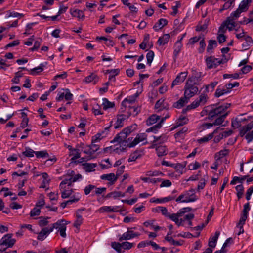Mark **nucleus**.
Returning a JSON list of instances; mask_svg holds the SVG:
<instances>
[{
    "mask_svg": "<svg viewBox=\"0 0 253 253\" xmlns=\"http://www.w3.org/2000/svg\"><path fill=\"white\" fill-rule=\"evenodd\" d=\"M230 103H225L220 106L216 104H212L204 108L203 111H205L210 120L221 116L224 113H228L226 110L230 106Z\"/></svg>",
    "mask_w": 253,
    "mask_h": 253,
    "instance_id": "obj_1",
    "label": "nucleus"
},
{
    "mask_svg": "<svg viewBox=\"0 0 253 253\" xmlns=\"http://www.w3.org/2000/svg\"><path fill=\"white\" fill-rule=\"evenodd\" d=\"M136 125L134 124L124 128L120 133L118 134L115 137L114 139L111 141V142L113 143L115 142H118L119 143L124 142L127 136L133 132L136 129Z\"/></svg>",
    "mask_w": 253,
    "mask_h": 253,
    "instance_id": "obj_2",
    "label": "nucleus"
},
{
    "mask_svg": "<svg viewBox=\"0 0 253 253\" xmlns=\"http://www.w3.org/2000/svg\"><path fill=\"white\" fill-rule=\"evenodd\" d=\"M192 81L188 79L184 86V95L189 99L193 97L198 91V88L195 85V83L192 84Z\"/></svg>",
    "mask_w": 253,
    "mask_h": 253,
    "instance_id": "obj_3",
    "label": "nucleus"
},
{
    "mask_svg": "<svg viewBox=\"0 0 253 253\" xmlns=\"http://www.w3.org/2000/svg\"><path fill=\"white\" fill-rule=\"evenodd\" d=\"M16 242V240L12 238V234H7L0 239V246H5L6 248H11Z\"/></svg>",
    "mask_w": 253,
    "mask_h": 253,
    "instance_id": "obj_4",
    "label": "nucleus"
},
{
    "mask_svg": "<svg viewBox=\"0 0 253 253\" xmlns=\"http://www.w3.org/2000/svg\"><path fill=\"white\" fill-rule=\"evenodd\" d=\"M225 62L223 60H219L214 56H211L206 59V63L209 69L216 68L217 66Z\"/></svg>",
    "mask_w": 253,
    "mask_h": 253,
    "instance_id": "obj_5",
    "label": "nucleus"
},
{
    "mask_svg": "<svg viewBox=\"0 0 253 253\" xmlns=\"http://www.w3.org/2000/svg\"><path fill=\"white\" fill-rule=\"evenodd\" d=\"M66 221L65 220H60L57 221L56 223L53 224L51 226H55L54 228L58 229V231L61 237L65 238L66 236Z\"/></svg>",
    "mask_w": 253,
    "mask_h": 253,
    "instance_id": "obj_6",
    "label": "nucleus"
},
{
    "mask_svg": "<svg viewBox=\"0 0 253 253\" xmlns=\"http://www.w3.org/2000/svg\"><path fill=\"white\" fill-rule=\"evenodd\" d=\"M185 196H186V198L183 201L185 203L195 202L198 199L195 194V191L194 189L185 191Z\"/></svg>",
    "mask_w": 253,
    "mask_h": 253,
    "instance_id": "obj_7",
    "label": "nucleus"
},
{
    "mask_svg": "<svg viewBox=\"0 0 253 253\" xmlns=\"http://www.w3.org/2000/svg\"><path fill=\"white\" fill-rule=\"evenodd\" d=\"M140 235V233L138 232H134L133 231L128 229L127 231L122 234L119 238V240L122 241L123 240H130L132 238L138 237Z\"/></svg>",
    "mask_w": 253,
    "mask_h": 253,
    "instance_id": "obj_8",
    "label": "nucleus"
},
{
    "mask_svg": "<svg viewBox=\"0 0 253 253\" xmlns=\"http://www.w3.org/2000/svg\"><path fill=\"white\" fill-rule=\"evenodd\" d=\"M188 72H183L180 73L176 77V78L173 81L171 84V88H173L174 86L179 85L182 83L185 80L187 76Z\"/></svg>",
    "mask_w": 253,
    "mask_h": 253,
    "instance_id": "obj_9",
    "label": "nucleus"
},
{
    "mask_svg": "<svg viewBox=\"0 0 253 253\" xmlns=\"http://www.w3.org/2000/svg\"><path fill=\"white\" fill-rule=\"evenodd\" d=\"M147 135L143 133L141 134H138L137 135L135 139L129 143L127 144V146L131 148L135 146L139 143L144 141L146 139Z\"/></svg>",
    "mask_w": 253,
    "mask_h": 253,
    "instance_id": "obj_10",
    "label": "nucleus"
},
{
    "mask_svg": "<svg viewBox=\"0 0 253 253\" xmlns=\"http://www.w3.org/2000/svg\"><path fill=\"white\" fill-rule=\"evenodd\" d=\"M54 227L55 226H50V227H45L42 229L41 232L39 233L37 239L39 240L43 241L47 235L53 230Z\"/></svg>",
    "mask_w": 253,
    "mask_h": 253,
    "instance_id": "obj_11",
    "label": "nucleus"
},
{
    "mask_svg": "<svg viewBox=\"0 0 253 253\" xmlns=\"http://www.w3.org/2000/svg\"><path fill=\"white\" fill-rule=\"evenodd\" d=\"M169 117V115L168 113L165 117H162L160 121L156 125L152 126V127L148 128L146 130V132H153L156 133L158 130L162 127V124L165 121V120Z\"/></svg>",
    "mask_w": 253,
    "mask_h": 253,
    "instance_id": "obj_12",
    "label": "nucleus"
},
{
    "mask_svg": "<svg viewBox=\"0 0 253 253\" xmlns=\"http://www.w3.org/2000/svg\"><path fill=\"white\" fill-rule=\"evenodd\" d=\"M110 127V126L109 127H106L104 131H102L101 133L98 132L96 135L92 136L91 139L92 142L96 143L100 141L107 134Z\"/></svg>",
    "mask_w": 253,
    "mask_h": 253,
    "instance_id": "obj_13",
    "label": "nucleus"
},
{
    "mask_svg": "<svg viewBox=\"0 0 253 253\" xmlns=\"http://www.w3.org/2000/svg\"><path fill=\"white\" fill-rule=\"evenodd\" d=\"M101 179L102 180H108L110 185H113L117 180V177L115 176L114 173H110L109 174H103L101 176Z\"/></svg>",
    "mask_w": 253,
    "mask_h": 253,
    "instance_id": "obj_14",
    "label": "nucleus"
},
{
    "mask_svg": "<svg viewBox=\"0 0 253 253\" xmlns=\"http://www.w3.org/2000/svg\"><path fill=\"white\" fill-rule=\"evenodd\" d=\"M154 140L152 141V144L151 146V148H154L156 146L159 145V144L163 143L165 142L167 140V137L163 135L160 136L159 137H157L154 136Z\"/></svg>",
    "mask_w": 253,
    "mask_h": 253,
    "instance_id": "obj_15",
    "label": "nucleus"
},
{
    "mask_svg": "<svg viewBox=\"0 0 253 253\" xmlns=\"http://www.w3.org/2000/svg\"><path fill=\"white\" fill-rule=\"evenodd\" d=\"M143 155V150H136L130 155L128 159V162H131L135 161L136 159L140 158Z\"/></svg>",
    "mask_w": 253,
    "mask_h": 253,
    "instance_id": "obj_16",
    "label": "nucleus"
},
{
    "mask_svg": "<svg viewBox=\"0 0 253 253\" xmlns=\"http://www.w3.org/2000/svg\"><path fill=\"white\" fill-rule=\"evenodd\" d=\"M252 0H243L240 3L238 9L242 12L247 11L252 2Z\"/></svg>",
    "mask_w": 253,
    "mask_h": 253,
    "instance_id": "obj_17",
    "label": "nucleus"
},
{
    "mask_svg": "<svg viewBox=\"0 0 253 253\" xmlns=\"http://www.w3.org/2000/svg\"><path fill=\"white\" fill-rule=\"evenodd\" d=\"M188 100L189 99L184 95V97L180 98L177 101L174 102L173 107L178 109L181 108L188 103Z\"/></svg>",
    "mask_w": 253,
    "mask_h": 253,
    "instance_id": "obj_18",
    "label": "nucleus"
},
{
    "mask_svg": "<svg viewBox=\"0 0 253 253\" xmlns=\"http://www.w3.org/2000/svg\"><path fill=\"white\" fill-rule=\"evenodd\" d=\"M164 99H160L158 100L155 105V108L158 109V112L161 111L163 109L167 110L168 109V104L164 102Z\"/></svg>",
    "mask_w": 253,
    "mask_h": 253,
    "instance_id": "obj_19",
    "label": "nucleus"
},
{
    "mask_svg": "<svg viewBox=\"0 0 253 253\" xmlns=\"http://www.w3.org/2000/svg\"><path fill=\"white\" fill-rule=\"evenodd\" d=\"M244 40L245 42L242 44V48L244 50H247L253 44V40L249 36L245 37Z\"/></svg>",
    "mask_w": 253,
    "mask_h": 253,
    "instance_id": "obj_20",
    "label": "nucleus"
},
{
    "mask_svg": "<svg viewBox=\"0 0 253 253\" xmlns=\"http://www.w3.org/2000/svg\"><path fill=\"white\" fill-rule=\"evenodd\" d=\"M135 101V97L132 96L125 98L121 103L122 106L124 108L130 107V105L132 104Z\"/></svg>",
    "mask_w": 253,
    "mask_h": 253,
    "instance_id": "obj_21",
    "label": "nucleus"
},
{
    "mask_svg": "<svg viewBox=\"0 0 253 253\" xmlns=\"http://www.w3.org/2000/svg\"><path fill=\"white\" fill-rule=\"evenodd\" d=\"M220 235L219 231H216L215 233V235L210 238L208 245L211 248H214L216 246V242L218 237Z\"/></svg>",
    "mask_w": 253,
    "mask_h": 253,
    "instance_id": "obj_22",
    "label": "nucleus"
},
{
    "mask_svg": "<svg viewBox=\"0 0 253 253\" xmlns=\"http://www.w3.org/2000/svg\"><path fill=\"white\" fill-rule=\"evenodd\" d=\"M168 24V21L166 19L161 18L158 21L155 23L154 26H153V29L155 31H158L159 30L162 29L163 27L166 26Z\"/></svg>",
    "mask_w": 253,
    "mask_h": 253,
    "instance_id": "obj_23",
    "label": "nucleus"
},
{
    "mask_svg": "<svg viewBox=\"0 0 253 253\" xmlns=\"http://www.w3.org/2000/svg\"><path fill=\"white\" fill-rule=\"evenodd\" d=\"M99 77L94 73L91 74L89 76L86 77L84 81L86 83H93V84H95L99 80Z\"/></svg>",
    "mask_w": 253,
    "mask_h": 253,
    "instance_id": "obj_24",
    "label": "nucleus"
},
{
    "mask_svg": "<svg viewBox=\"0 0 253 253\" xmlns=\"http://www.w3.org/2000/svg\"><path fill=\"white\" fill-rule=\"evenodd\" d=\"M70 13L71 14L75 17H77L79 19H82V20L84 19V15L83 11L80 10L79 9H70Z\"/></svg>",
    "mask_w": 253,
    "mask_h": 253,
    "instance_id": "obj_25",
    "label": "nucleus"
},
{
    "mask_svg": "<svg viewBox=\"0 0 253 253\" xmlns=\"http://www.w3.org/2000/svg\"><path fill=\"white\" fill-rule=\"evenodd\" d=\"M158 157L166 155L168 153V150L165 146L157 145L155 148Z\"/></svg>",
    "mask_w": 253,
    "mask_h": 253,
    "instance_id": "obj_26",
    "label": "nucleus"
},
{
    "mask_svg": "<svg viewBox=\"0 0 253 253\" xmlns=\"http://www.w3.org/2000/svg\"><path fill=\"white\" fill-rule=\"evenodd\" d=\"M223 23L226 26L227 28L229 31H232L234 27L236 26V23L234 19H232L229 17H228L226 20L223 22Z\"/></svg>",
    "mask_w": 253,
    "mask_h": 253,
    "instance_id": "obj_27",
    "label": "nucleus"
},
{
    "mask_svg": "<svg viewBox=\"0 0 253 253\" xmlns=\"http://www.w3.org/2000/svg\"><path fill=\"white\" fill-rule=\"evenodd\" d=\"M229 92V90L227 89L226 86L223 88H221L220 86H218L216 90L214 95L216 97H219L220 96Z\"/></svg>",
    "mask_w": 253,
    "mask_h": 253,
    "instance_id": "obj_28",
    "label": "nucleus"
},
{
    "mask_svg": "<svg viewBox=\"0 0 253 253\" xmlns=\"http://www.w3.org/2000/svg\"><path fill=\"white\" fill-rule=\"evenodd\" d=\"M160 119V116L153 114L150 116L146 120V124L148 126L152 125Z\"/></svg>",
    "mask_w": 253,
    "mask_h": 253,
    "instance_id": "obj_29",
    "label": "nucleus"
},
{
    "mask_svg": "<svg viewBox=\"0 0 253 253\" xmlns=\"http://www.w3.org/2000/svg\"><path fill=\"white\" fill-rule=\"evenodd\" d=\"M169 38L170 36L169 34H164L163 36L159 38L157 43L159 45H164L168 42Z\"/></svg>",
    "mask_w": 253,
    "mask_h": 253,
    "instance_id": "obj_30",
    "label": "nucleus"
},
{
    "mask_svg": "<svg viewBox=\"0 0 253 253\" xmlns=\"http://www.w3.org/2000/svg\"><path fill=\"white\" fill-rule=\"evenodd\" d=\"M102 106L104 110H107L109 108H112L114 107V102H110L107 98H104L102 99Z\"/></svg>",
    "mask_w": 253,
    "mask_h": 253,
    "instance_id": "obj_31",
    "label": "nucleus"
},
{
    "mask_svg": "<svg viewBox=\"0 0 253 253\" xmlns=\"http://www.w3.org/2000/svg\"><path fill=\"white\" fill-rule=\"evenodd\" d=\"M217 46V43L215 40H210L208 42V45L207 48V51L208 53H211L212 49Z\"/></svg>",
    "mask_w": 253,
    "mask_h": 253,
    "instance_id": "obj_32",
    "label": "nucleus"
},
{
    "mask_svg": "<svg viewBox=\"0 0 253 253\" xmlns=\"http://www.w3.org/2000/svg\"><path fill=\"white\" fill-rule=\"evenodd\" d=\"M125 119V118L124 115L119 116L115 123L114 128L115 129H118L119 128L122 127L123 126V122Z\"/></svg>",
    "mask_w": 253,
    "mask_h": 253,
    "instance_id": "obj_33",
    "label": "nucleus"
},
{
    "mask_svg": "<svg viewBox=\"0 0 253 253\" xmlns=\"http://www.w3.org/2000/svg\"><path fill=\"white\" fill-rule=\"evenodd\" d=\"M188 119L185 116H180L176 121V126L178 127L186 124L188 122Z\"/></svg>",
    "mask_w": 253,
    "mask_h": 253,
    "instance_id": "obj_34",
    "label": "nucleus"
},
{
    "mask_svg": "<svg viewBox=\"0 0 253 253\" xmlns=\"http://www.w3.org/2000/svg\"><path fill=\"white\" fill-rule=\"evenodd\" d=\"M228 113H224L220 116L216 117L215 121L213 122L214 125H220L224 121L225 118L228 115Z\"/></svg>",
    "mask_w": 253,
    "mask_h": 253,
    "instance_id": "obj_35",
    "label": "nucleus"
},
{
    "mask_svg": "<svg viewBox=\"0 0 253 253\" xmlns=\"http://www.w3.org/2000/svg\"><path fill=\"white\" fill-rule=\"evenodd\" d=\"M248 177V175L243 176L242 177L235 176L233 177L232 180L231 181L230 184L235 185L236 184L237 182L242 183L243 181H244Z\"/></svg>",
    "mask_w": 253,
    "mask_h": 253,
    "instance_id": "obj_36",
    "label": "nucleus"
},
{
    "mask_svg": "<svg viewBox=\"0 0 253 253\" xmlns=\"http://www.w3.org/2000/svg\"><path fill=\"white\" fill-rule=\"evenodd\" d=\"M217 132V130H215L212 133L209 134L208 135L205 136L198 141L199 143H205L208 142L209 140L211 139L213 137V134Z\"/></svg>",
    "mask_w": 253,
    "mask_h": 253,
    "instance_id": "obj_37",
    "label": "nucleus"
},
{
    "mask_svg": "<svg viewBox=\"0 0 253 253\" xmlns=\"http://www.w3.org/2000/svg\"><path fill=\"white\" fill-rule=\"evenodd\" d=\"M208 99V96L205 93H202L199 97V99H196L198 101L200 105H204Z\"/></svg>",
    "mask_w": 253,
    "mask_h": 253,
    "instance_id": "obj_38",
    "label": "nucleus"
},
{
    "mask_svg": "<svg viewBox=\"0 0 253 253\" xmlns=\"http://www.w3.org/2000/svg\"><path fill=\"white\" fill-rule=\"evenodd\" d=\"M165 239L169 242L171 245L174 246H180L182 244L180 241H175L171 237L166 236Z\"/></svg>",
    "mask_w": 253,
    "mask_h": 253,
    "instance_id": "obj_39",
    "label": "nucleus"
},
{
    "mask_svg": "<svg viewBox=\"0 0 253 253\" xmlns=\"http://www.w3.org/2000/svg\"><path fill=\"white\" fill-rule=\"evenodd\" d=\"M182 47L181 42L180 41H178L175 44V49L174 50V55L175 56H177L178 53L180 52Z\"/></svg>",
    "mask_w": 253,
    "mask_h": 253,
    "instance_id": "obj_40",
    "label": "nucleus"
},
{
    "mask_svg": "<svg viewBox=\"0 0 253 253\" xmlns=\"http://www.w3.org/2000/svg\"><path fill=\"white\" fill-rule=\"evenodd\" d=\"M236 191H237V196L238 199L241 198L243 194L244 187L242 184L238 185L235 187Z\"/></svg>",
    "mask_w": 253,
    "mask_h": 253,
    "instance_id": "obj_41",
    "label": "nucleus"
},
{
    "mask_svg": "<svg viewBox=\"0 0 253 253\" xmlns=\"http://www.w3.org/2000/svg\"><path fill=\"white\" fill-rule=\"evenodd\" d=\"M61 192V197L63 199L69 197L73 193V190L71 189H63Z\"/></svg>",
    "mask_w": 253,
    "mask_h": 253,
    "instance_id": "obj_42",
    "label": "nucleus"
},
{
    "mask_svg": "<svg viewBox=\"0 0 253 253\" xmlns=\"http://www.w3.org/2000/svg\"><path fill=\"white\" fill-rule=\"evenodd\" d=\"M73 183L71 180V177L69 179H65L63 180L60 184V188L61 189H65V185L68 184V186H71L72 183Z\"/></svg>",
    "mask_w": 253,
    "mask_h": 253,
    "instance_id": "obj_43",
    "label": "nucleus"
},
{
    "mask_svg": "<svg viewBox=\"0 0 253 253\" xmlns=\"http://www.w3.org/2000/svg\"><path fill=\"white\" fill-rule=\"evenodd\" d=\"M71 155H73V157L71 158L72 161L80 158L81 157L80 150L76 148L75 150H74L73 152L70 154V156Z\"/></svg>",
    "mask_w": 253,
    "mask_h": 253,
    "instance_id": "obj_44",
    "label": "nucleus"
},
{
    "mask_svg": "<svg viewBox=\"0 0 253 253\" xmlns=\"http://www.w3.org/2000/svg\"><path fill=\"white\" fill-rule=\"evenodd\" d=\"M181 216H182L180 215V214H179V211H178L176 213H169V215H168L167 218L175 222L179 219V218Z\"/></svg>",
    "mask_w": 253,
    "mask_h": 253,
    "instance_id": "obj_45",
    "label": "nucleus"
},
{
    "mask_svg": "<svg viewBox=\"0 0 253 253\" xmlns=\"http://www.w3.org/2000/svg\"><path fill=\"white\" fill-rule=\"evenodd\" d=\"M34 150L30 148H26L25 151L22 152V154L27 157H32L34 156V154H35Z\"/></svg>",
    "mask_w": 253,
    "mask_h": 253,
    "instance_id": "obj_46",
    "label": "nucleus"
},
{
    "mask_svg": "<svg viewBox=\"0 0 253 253\" xmlns=\"http://www.w3.org/2000/svg\"><path fill=\"white\" fill-rule=\"evenodd\" d=\"M159 210H160L162 214L166 217H168V215L170 213L168 212L167 209L164 207H158L156 209V211H158Z\"/></svg>",
    "mask_w": 253,
    "mask_h": 253,
    "instance_id": "obj_47",
    "label": "nucleus"
},
{
    "mask_svg": "<svg viewBox=\"0 0 253 253\" xmlns=\"http://www.w3.org/2000/svg\"><path fill=\"white\" fill-rule=\"evenodd\" d=\"M134 245V243L126 241L122 243V247L125 250H129L133 247Z\"/></svg>",
    "mask_w": 253,
    "mask_h": 253,
    "instance_id": "obj_48",
    "label": "nucleus"
},
{
    "mask_svg": "<svg viewBox=\"0 0 253 253\" xmlns=\"http://www.w3.org/2000/svg\"><path fill=\"white\" fill-rule=\"evenodd\" d=\"M154 56V53L153 51H149L146 55L147 64L151 65Z\"/></svg>",
    "mask_w": 253,
    "mask_h": 253,
    "instance_id": "obj_49",
    "label": "nucleus"
},
{
    "mask_svg": "<svg viewBox=\"0 0 253 253\" xmlns=\"http://www.w3.org/2000/svg\"><path fill=\"white\" fill-rule=\"evenodd\" d=\"M84 166L86 171L90 172L93 170V169L96 166V164L93 163H85L84 164Z\"/></svg>",
    "mask_w": 253,
    "mask_h": 253,
    "instance_id": "obj_50",
    "label": "nucleus"
},
{
    "mask_svg": "<svg viewBox=\"0 0 253 253\" xmlns=\"http://www.w3.org/2000/svg\"><path fill=\"white\" fill-rule=\"evenodd\" d=\"M112 247L115 249L117 252L120 253L121 251L122 243H119L116 242L111 243Z\"/></svg>",
    "mask_w": 253,
    "mask_h": 253,
    "instance_id": "obj_51",
    "label": "nucleus"
},
{
    "mask_svg": "<svg viewBox=\"0 0 253 253\" xmlns=\"http://www.w3.org/2000/svg\"><path fill=\"white\" fill-rule=\"evenodd\" d=\"M35 155L37 158H45L49 156L48 153L46 151L36 152Z\"/></svg>",
    "mask_w": 253,
    "mask_h": 253,
    "instance_id": "obj_52",
    "label": "nucleus"
},
{
    "mask_svg": "<svg viewBox=\"0 0 253 253\" xmlns=\"http://www.w3.org/2000/svg\"><path fill=\"white\" fill-rule=\"evenodd\" d=\"M241 13H242V12L239 10V9L238 8L236 11L232 12L229 17L235 20L236 19L239 17Z\"/></svg>",
    "mask_w": 253,
    "mask_h": 253,
    "instance_id": "obj_53",
    "label": "nucleus"
},
{
    "mask_svg": "<svg viewBox=\"0 0 253 253\" xmlns=\"http://www.w3.org/2000/svg\"><path fill=\"white\" fill-rule=\"evenodd\" d=\"M233 3V0H230L227 1L226 2H225L222 8L221 9H219V11L220 12H222L223 10L228 9L231 6Z\"/></svg>",
    "mask_w": 253,
    "mask_h": 253,
    "instance_id": "obj_54",
    "label": "nucleus"
},
{
    "mask_svg": "<svg viewBox=\"0 0 253 253\" xmlns=\"http://www.w3.org/2000/svg\"><path fill=\"white\" fill-rule=\"evenodd\" d=\"M94 188H95V186L93 185L89 184L87 185L85 187L84 190V194L86 195H88L91 192V191L94 190Z\"/></svg>",
    "mask_w": 253,
    "mask_h": 253,
    "instance_id": "obj_55",
    "label": "nucleus"
},
{
    "mask_svg": "<svg viewBox=\"0 0 253 253\" xmlns=\"http://www.w3.org/2000/svg\"><path fill=\"white\" fill-rule=\"evenodd\" d=\"M43 71V68L42 67H37L33 69H31L30 74L32 75L38 74Z\"/></svg>",
    "mask_w": 253,
    "mask_h": 253,
    "instance_id": "obj_56",
    "label": "nucleus"
},
{
    "mask_svg": "<svg viewBox=\"0 0 253 253\" xmlns=\"http://www.w3.org/2000/svg\"><path fill=\"white\" fill-rule=\"evenodd\" d=\"M98 211L100 212H111L112 211H114L112 209L111 206L102 207L99 209Z\"/></svg>",
    "mask_w": 253,
    "mask_h": 253,
    "instance_id": "obj_57",
    "label": "nucleus"
},
{
    "mask_svg": "<svg viewBox=\"0 0 253 253\" xmlns=\"http://www.w3.org/2000/svg\"><path fill=\"white\" fill-rule=\"evenodd\" d=\"M92 112L95 115L102 114L103 113L101 111V107L98 104L92 108Z\"/></svg>",
    "mask_w": 253,
    "mask_h": 253,
    "instance_id": "obj_58",
    "label": "nucleus"
},
{
    "mask_svg": "<svg viewBox=\"0 0 253 253\" xmlns=\"http://www.w3.org/2000/svg\"><path fill=\"white\" fill-rule=\"evenodd\" d=\"M95 143H93L91 141V144L90 145H87V147L90 148L91 151L92 153H94L96 152L99 148V147L98 145L95 144Z\"/></svg>",
    "mask_w": 253,
    "mask_h": 253,
    "instance_id": "obj_59",
    "label": "nucleus"
},
{
    "mask_svg": "<svg viewBox=\"0 0 253 253\" xmlns=\"http://www.w3.org/2000/svg\"><path fill=\"white\" fill-rule=\"evenodd\" d=\"M200 167V164L197 162H195L194 164H190L188 167L189 170H196Z\"/></svg>",
    "mask_w": 253,
    "mask_h": 253,
    "instance_id": "obj_60",
    "label": "nucleus"
},
{
    "mask_svg": "<svg viewBox=\"0 0 253 253\" xmlns=\"http://www.w3.org/2000/svg\"><path fill=\"white\" fill-rule=\"evenodd\" d=\"M192 210V208L190 207H185L183 208H182L180 209L179 211V214H180V215H181L182 216L184 215V214L186 212H189Z\"/></svg>",
    "mask_w": 253,
    "mask_h": 253,
    "instance_id": "obj_61",
    "label": "nucleus"
},
{
    "mask_svg": "<svg viewBox=\"0 0 253 253\" xmlns=\"http://www.w3.org/2000/svg\"><path fill=\"white\" fill-rule=\"evenodd\" d=\"M40 220L39 222V226L42 227L46 226L48 224V222L47 221V219H48V217L43 218L42 217H41Z\"/></svg>",
    "mask_w": 253,
    "mask_h": 253,
    "instance_id": "obj_62",
    "label": "nucleus"
},
{
    "mask_svg": "<svg viewBox=\"0 0 253 253\" xmlns=\"http://www.w3.org/2000/svg\"><path fill=\"white\" fill-rule=\"evenodd\" d=\"M40 212H41V211H40V209H38L37 208H34V209H33L31 210V211L30 212V216L33 217V216L39 215L40 214Z\"/></svg>",
    "mask_w": 253,
    "mask_h": 253,
    "instance_id": "obj_63",
    "label": "nucleus"
},
{
    "mask_svg": "<svg viewBox=\"0 0 253 253\" xmlns=\"http://www.w3.org/2000/svg\"><path fill=\"white\" fill-rule=\"evenodd\" d=\"M217 39L219 43H222L226 41V37L224 34H218Z\"/></svg>",
    "mask_w": 253,
    "mask_h": 253,
    "instance_id": "obj_64",
    "label": "nucleus"
}]
</instances>
